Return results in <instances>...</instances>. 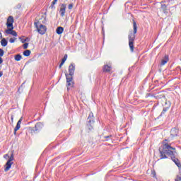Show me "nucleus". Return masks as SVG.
I'll list each match as a JSON object with an SVG mask.
<instances>
[{
  "label": "nucleus",
  "instance_id": "nucleus-11",
  "mask_svg": "<svg viewBox=\"0 0 181 181\" xmlns=\"http://www.w3.org/2000/svg\"><path fill=\"white\" fill-rule=\"evenodd\" d=\"M59 13L61 16H64V15L66 14V4H62L61 6Z\"/></svg>",
  "mask_w": 181,
  "mask_h": 181
},
{
  "label": "nucleus",
  "instance_id": "nucleus-20",
  "mask_svg": "<svg viewBox=\"0 0 181 181\" xmlns=\"http://www.w3.org/2000/svg\"><path fill=\"white\" fill-rule=\"evenodd\" d=\"M30 50L27 49L25 51L23 52V56H25V57H29V56H30Z\"/></svg>",
  "mask_w": 181,
  "mask_h": 181
},
{
  "label": "nucleus",
  "instance_id": "nucleus-30",
  "mask_svg": "<svg viewBox=\"0 0 181 181\" xmlns=\"http://www.w3.org/2000/svg\"><path fill=\"white\" fill-rule=\"evenodd\" d=\"M4 63V59H2L1 57H0V64H2Z\"/></svg>",
  "mask_w": 181,
  "mask_h": 181
},
{
  "label": "nucleus",
  "instance_id": "nucleus-1",
  "mask_svg": "<svg viewBox=\"0 0 181 181\" xmlns=\"http://www.w3.org/2000/svg\"><path fill=\"white\" fill-rule=\"evenodd\" d=\"M169 142H170L169 139L163 140L162 145L159 148L160 159H168V156H175L176 148L172 147Z\"/></svg>",
  "mask_w": 181,
  "mask_h": 181
},
{
  "label": "nucleus",
  "instance_id": "nucleus-27",
  "mask_svg": "<svg viewBox=\"0 0 181 181\" xmlns=\"http://www.w3.org/2000/svg\"><path fill=\"white\" fill-rule=\"evenodd\" d=\"M4 49H0V57H2V56H4Z\"/></svg>",
  "mask_w": 181,
  "mask_h": 181
},
{
  "label": "nucleus",
  "instance_id": "nucleus-4",
  "mask_svg": "<svg viewBox=\"0 0 181 181\" xmlns=\"http://www.w3.org/2000/svg\"><path fill=\"white\" fill-rule=\"evenodd\" d=\"M34 26L35 28H36L37 31L38 32V33H40V35H45V33H46V31L47 30V28L46 27V25L40 24V23L39 22L34 23Z\"/></svg>",
  "mask_w": 181,
  "mask_h": 181
},
{
  "label": "nucleus",
  "instance_id": "nucleus-9",
  "mask_svg": "<svg viewBox=\"0 0 181 181\" xmlns=\"http://www.w3.org/2000/svg\"><path fill=\"white\" fill-rule=\"evenodd\" d=\"M94 115L93 114V112H90L89 114V116L88 117V123L90 124V126L93 127H94V119H93Z\"/></svg>",
  "mask_w": 181,
  "mask_h": 181
},
{
  "label": "nucleus",
  "instance_id": "nucleus-15",
  "mask_svg": "<svg viewBox=\"0 0 181 181\" xmlns=\"http://www.w3.org/2000/svg\"><path fill=\"white\" fill-rule=\"evenodd\" d=\"M63 32H64V28H63V27H58L57 28L56 33H57V35H62Z\"/></svg>",
  "mask_w": 181,
  "mask_h": 181
},
{
  "label": "nucleus",
  "instance_id": "nucleus-25",
  "mask_svg": "<svg viewBox=\"0 0 181 181\" xmlns=\"http://www.w3.org/2000/svg\"><path fill=\"white\" fill-rule=\"evenodd\" d=\"M56 4H57V0H53L52 4H51V8H53V6H54V5H56Z\"/></svg>",
  "mask_w": 181,
  "mask_h": 181
},
{
  "label": "nucleus",
  "instance_id": "nucleus-13",
  "mask_svg": "<svg viewBox=\"0 0 181 181\" xmlns=\"http://www.w3.org/2000/svg\"><path fill=\"white\" fill-rule=\"evenodd\" d=\"M168 62H169V56L165 55V58L161 60V66H165V64H166V63H168Z\"/></svg>",
  "mask_w": 181,
  "mask_h": 181
},
{
  "label": "nucleus",
  "instance_id": "nucleus-10",
  "mask_svg": "<svg viewBox=\"0 0 181 181\" xmlns=\"http://www.w3.org/2000/svg\"><path fill=\"white\" fill-rule=\"evenodd\" d=\"M21 124H22V117L18 121L16 127L14 128V135H16V132L21 129Z\"/></svg>",
  "mask_w": 181,
  "mask_h": 181
},
{
  "label": "nucleus",
  "instance_id": "nucleus-32",
  "mask_svg": "<svg viewBox=\"0 0 181 181\" xmlns=\"http://www.w3.org/2000/svg\"><path fill=\"white\" fill-rule=\"evenodd\" d=\"M20 39H22V38L20 37ZM21 42H22L23 43H25V42H26V40H21Z\"/></svg>",
  "mask_w": 181,
  "mask_h": 181
},
{
  "label": "nucleus",
  "instance_id": "nucleus-35",
  "mask_svg": "<svg viewBox=\"0 0 181 181\" xmlns=\"http://www.w3.org/2000/svg\"><path fill=\"white\" fill-rule=\"evenodd\" d=\"M164 111V112L166 111V110H163Z\"/></svg>",
  "mask_w": 181,
  "mask_h": 181
},
{
  "label": "nucleus",
  "instance_id": "nucleus-31",
  "mask_svg": "<svg viewBox=\"0 0 181 181\" xmlns=\"http://www.w3.org/2000/svg\"><path fill=\"white\" fill-rule=\"evenodd\" d=\"M4 76V73L2 71H0V77H2Z\"/></svg>",
  "mask_w": 181,
  "mask_h": 181
},
{
  "label": "nucleus",
  "instance_id": "nucleus-12",
  "mask_svg": "<svg viewBox=\"0 0 181 181\" xmlns=\"http://www.w3.org/2000/svg\"><path fill=\"white\" fill-rule=\"evenodd\" d=\"M112 69V66H111V64L103 66V71H105V73H110V71H111Z\"/></svg>",
  "mask_w": 181,
  "mask_h": 181
},
{
  "label": "nucleus",
  "instance_id": "nucleus-19",
  "mask_svg": "<svg viewBox=\"0 0 181 181\" xmlns=\"http://www.w3.org/2000/svg\"><path fill=\"white\" fill-rule=\"evenodd\" d=\"M14 59L16 60V62H21V60H22V55L21 54L15 55Z\"/></svg>",
  "mask_w": 181,
  "mask_h": 181
},
{
  "label": "nucleus",
  "instance_id": "nucleus-3",
  "mask_svg": "<svg viewBox=\"0 0 181 181\" xmlns=\"http://www.w3.org/2000/svg\"><path fill=\"white\" fill-rule=\"evenodd\" d=\"M13 17L12 16H8L6 22L7 30H6V33L16 37L18 36V33L13 30Z\"/></svg>",
  "mask_w": 181,
  "mask_h": 181
},
{
  "label": "nucleus",
  "instance_id": "nucleus-2",
  "mask_svg": "<svg viewBox=\"0 0 181 181\" xmlns=\"http://www.w3.org/2000/svg\"><path fill=\"white\" fill-rule=\"evenodd\" d=\"M133 30H134V32L132 33V31H131L128 35L129 47L131 52H134V50H135V46L134 45V42H135V37H136L135 35H136V32H138V26L136 25V22H135V21H133Z\"/></svg>",
  "mask_w": 181,
  "mask_h": 181
},
{
  "label": "nucleus",
  "instance_id": "nucleus-18",
  "mask_svg": "<svg viewBox=\"0 0 181 181\" xmlns=\"http://www.w3.org/2000/svg\"><path fill=\"white\" fill-rule=\"evenodd\" d=\"M1 44L3 47H5L8 45V41H6L5 38H3L1 41Z\"/></svg>",
  "mask_w": 181,
  "mask_h": 181
},
{
  "label": "nucleus",
  "instance_id": "nucleus-5",
  "mask_svg": "<svg viewBox=\"0 0 181 181\" xmlns=\"http://www.w3.org/2000/svg\"><path fill=\"white\" fill-rule=\"evenodd\" d=\"M66 87L67 90H70V88H73L74 87V81H73V76H69V74H66Z\"/></svg>",
  "mask_w": 181,
  "mask_h": 181
},
{
  "label": "nucleus",
  "instance_id": "nucleus-28",
  "mask_svg": "<svg viewBox=\"0 0 181 181\" xmlns=\"http://www.w3.org/2000/svg\"><path fill=\"white\" fill-rule=\"evenodd\" d=\"M68 9H73V4H69Z\"/></svg>",
  "mask_w": 181,
  "mask_h": 181
},
{
  "label": "nucleus",
  "instance_id": "nucleus-16",
  "mask_svg": "<svg viewBox=\"0 0 181 181\" xmlns=\"http://www.w3.org/2000/svg\"><path fill=\"white\" fill-rule=\"evenodd\" d=\"M172 136H177V134H179V131L176 129H173L170 132Z\"/></svg>",
  "mask_w": 181,
  "mask_h": 181
},
{
  "label": "nucleus",
  "instance_id": "nucleus-6",
  "mask_svg": "<svg viewBox=\"0 0 181 181\" xmlns=\"http://www.w3.org/2000/svg\"><path fill=\"white\" fill-rule=\"evenodd\" d=\"M12 160H13V153L11 154L8 160L6 163V168L4 169L5 172H8V170H9V169H11L12 167V165H13V162H12Z\"/></svg>",
  "mask_w": 181,
  "mask_h": 181
},
{
  "label": "nucleus",
  "instance_id": "nucleus-23",
  "mask_svg": "<svg viewBox=\"0 0 181 181\" xmlns=\"http://www.w3.org/2000/svg\"><path fill=\"white\" fill-rule=\"evenodd\" d=\"M9 42L11 43H15V42H16V37L10 38Z\"/></svg>",
  "mask_w": 181,
  "mask_h": 181
},
{
  "label": "nucleus",
  "instance_id": "nucleus-33",
  "mask_svg": "<svg viewBox=\"0 0 181 181\" xmlns=\"http://www.w3.org/2000/svg\"><path fill=\"white\" fill-rule=\"evenodd\" d=\"M11 121L13 122V115L11 116Z\"/></svg>",
  "mask_w": 181,
  "mask_h": 181
},
{
  "label": "nucleus",
  "instance_id": "nucleus-7",
  "mask_svg": "<svg viewBox=\"0 0 181 181\" xmlns=\"http://www.w3.org/2000/svg\"><path fill=\"white\" fill-rule=\"evenodd\" d=\"M170 156L173 162H174V163H175V165L179 168V170H181V163H180V161L179 160V159H177L176 157H175V156Z\"/></svg>",
  "mask_w": 181,
  "mask_h": 181
},
{
  "label": "nucleus",
  "instance_id": "nucleus-29",
  "mask_svg": "<svg viewBox=\"0 0 181 181\" xmlns=\"http://www.w3.org/2000/svg\"><path fill=\"white\" fill-rule=\"evenodd\" d=\"M4 159H8V158H11V157H9V154H5L4 156Z\"/></svg>",
  "mask_w": 181,
  "mask_h": 181
},
{
  "label": "nucleus",
  "instance_id": "nucleus-8",
  "mask_svg": "<svg viewBox=\"0 0 181 181\" xmlns=\"http://www.w3.org/2000/svg\"><path fill=\"white\" fill-rule=\"evenodd\" d=\"M75 70H76V66H74V64H71L69 66V74L68 76H73V75L74 74Z\"/></svg>",
  "mask_w": 181,
  "mask_h": 181
},
{
  "label": "nucleus",
  "instance_id": "nucleus-26",
  "mask_svg": "<svg viewBox=\"0 0 181 181\" xmlns=\"http://www.w3.org/2000/svg\"><path fill=\"white\" fill-rule=\"evenodd\" d=\"M167 6H165V4H163L161 6V9L162 11H163L164 12L166 11Z\"/></svg>",
  "mask_w": 181,
  "mask_h": 181
},
{
  "label": "nucleus",
  "instance_id": "nucleus-24",
  "mask_svg": "<svg viewBox=\"0 0 181 181\" xmlns=\"http://www.w3.org/2000/svg\"><path fill=\"white\" fill-rule=\"evenodd\" d=\"M28 46H29V43H28V42H25V43H24V44L23 45V49H26L28 47Z\"/></svg>",
  "mask_w": 181,
  "mask_h": 181
},
{
  "label": "nucleus",
  "instance_id": "nucleus-21",
  "mask_svg": "<svg viewBox=\"0 0 181 181\" xmlns=\"http://www.w3.org/2000/svg\"><path fill=\"white\" fill-rule=\"evenodd\" d=\"M112 136V135H109V136H103V141H108Z\"/></svg>",
  "mask_w": 181,
  "mask_h": 181
},
{
  "label": "nucleus",
  "instance_id": "nucleus-34",
  "mask_svg": "<svg viewBox=\"0 0 181 181\" xmlns=\"http://www.w3.org/2000/svg\"><path fill=\"white\" fill-rule=\"evenodd\" d=\"M0 39H2V34L0 33Z\"/></svg>",
  "mask_w": 181,
  "mask_h": 181
},
{
  "label": "nucleus",
  "instance_id": "nucleus-14",
  "mask_svg": "<svg viewBox=\"0 0 181 181\" xmlns=\"http://www.w3.org/2000/svg\"><path fill=\"white\" fill-rule=\"evenodd\" d=\"M66 60H67V54H65L63 59H62V62L59 64V69H62V67L63 66V64L66 63Z\"/></svg>",
  "mask_w": 181,
  "mask_h": 181
},
{
  "label": "nucleus",
  "instance_id": "nucleus-22",
  "mask_svg": "<svg viewBox=\"0 0 181 181\" xmlns=\"http://www.w3.org/2000/svg\"><path fill=\"white\" fill-rule=\"evenodd\" d=\"M175 181H181V175H177L175 179Z\"/></svg>",
  "mask_w": 181,
  "mask_h": 181
},
{
  "label": "nucleus",
  "instance_id": "nucleus-17",
  "mask_svg": "<svg viewBox=\"0 0 181 181\" xmlns=\"http://www.w3.org/2000/svg\"><path fill=\"white\" fill-rule=\"evenodd\" d=\"M42 129V124L37 123L35 126V130L33 131H40Z\"/></svg>",
  "mask_w": 181,
  "mask_h": 181
}]
</instances>
